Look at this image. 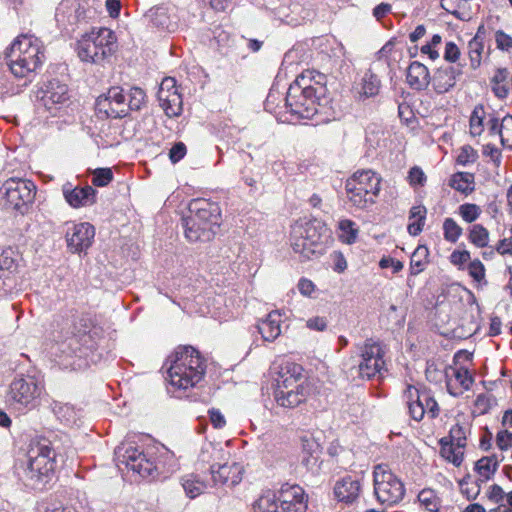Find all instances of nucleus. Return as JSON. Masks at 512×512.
<instances>
[{
    "mask_svg": "<svg viewBox=\"0 0 512 512\" xmlns=\"http://www.w3.org/2000/svg\"><path fill=\"white\" fill-rule=\"evenodd\" d=\"M339 228L341 230L340 238L347 244L355 242L358 234V229L355 228V223L351 220L345 219L339 222Z\"/></svg>",
    "mask_w": 512,
    "mask_h": 512,
    "instance_id": "nucleus-41",
    "label": "nucleus"
},
{
    "mask_svg": "<svg viewBox=\"0 0 512 512\" xmlns=\"http://www.w3.org/2000/svg\"><path fill=\"white\" fill-rule=\"evenodd\" d=\"M497 465V461L493 458L483 457L476 462L475 468L484 480H488L495 473Z\"/></svg>",
    "mask_w": 512,
    "mask_h": 512,
    "instance_id": "nucleus-39",
    "label": "nucleus"
},
{
    "mask_svg": "<svg viewBox=\"0 0 512 512\" xmlns=\"http://www.w3.org/2000/svg\"><path fill=\"white\" fill-rule=\"evenodd\" d=\"M495 41L500 50L507 51L512 48V37L501 30L496 32Z\"/></svg>",
    "mask_w": 512,
    "mask_h": 512,
    "instance_id": "nucleus-50",
    "label": "nucleus"
},
{
    "mask_svg": "<svg viewBox=\"0 0 512 512\" xmlns=\"http://www.w3.org/2000/svg\"><path fill=\"white\" fill-rule=\"evenodd\" d=\"M157 96L160 106L168 117H176L182 113V96L176 87V81L174 78L167 77L162 80Z\"/></svg>",
    "mask_w": 512,
    "mask_h": 512,
    "instance_id": "nucleus-16",
    "label": "nucleus"
},
{
    "mask_svg": "<svg viewBox=\"0 0 512 512\" xmlns=\"http://www.w3.org/2000/svg\"><path fill=\"white\" fill-rule=\"evenodd\" d=\"M299 292L304 296H311L315 290L314 283L306 278H302L298 283Z\"/></svg>",
    "mask_w": 512,
    "mask_h": 512,
    "instance_id": "nucleus-62",
    "label": "nucleus"
},
{
    "mask_svg": "<svg viewBox=\"0 0 512 512\" xmlns=\"http://www.w3.org/2000/svg\"><path fill=\"white\" fill-rule=\"evenodd\" d=\"M469 275L478 283H481L485 280V267L483 263L475 259L471 261L468 265Z\"/></svg>",
    "mask_w": 512,
    "mask_h": 512,
    "instance_id": "nucleus-47",
    "label": "nucleus"
},
{
    "mask_svg": "<svg viewBox=\"0 0 512 512\" xmlns=\"http://www.w3.org/2000/svg\"><path fill=\"white\" fill-rule=\"evenodd\" d=\"M186 154V146L182 142L176 143L169 152V158L173 163L181 160Z\"/></svg>",
    "mask_w": 512,
    "mask_h": 512,
    "instance_id": "nucleus-56",
    "label": "nucleus"
},
{
    "mask_svg": "<svg viewBox=\"0 0 512 512\" xmlns=\"http://www.w3.org/2000/svg\"><path fill=\"white\" fill-rule=\"evenodd\" d=\"M379 266L382 269L392 268L393 273H398L403 269V263L391 257H383L379 262Z\"/></svg>",
    "mask_w": 512,
    "mask_h": 512,
    "instance_id": "nucleus-55",
    "label": "nucleus"
},
{
    "mask_svg": "<svg viewBox=\"0 0 512 512\" xmlns=\"http://www.w3.org/2000/svg\"><path fill=\"white\" fill-rule=\"evenodd\" d=\"M6 57L13 75L26 78L41 66L44 54L38 38L32 35H21L13 41Z\"/></svg>",
    "mask_w": 512,
    "mask_h": 512,
    "instance_id": "nucleus-5",
    "label": "nucleus"
},
{
    "mask_svg": "<svg viewBox=\"0 0 512 512\" xmlns=\"http://www.w3.org/2000/svg\"><path fill=\"white\" fill-rule=\"evenodd\" d=\"M460 50L453 42L446 43L444 59L448 62L454 63L459 59Z\"/></svg>",
    "mask_w": 512,
    "mask_h": 512,
    "instance_id": "nucleus-53",
    "label": "nucleus"
},
{
    "mask_svg": "<svg viewBox=\"0 0 512 512\" xmlns=\"http://www.w3.org/2000/svg\"><path fill=\"white\" fill-rule=\"evenodd\" d=\"M54 411L59 416V418H62L66 422H70L74 418V411L68 405H56L54 407Z\"/></svg>",
    "mask_w": 512,
    "mask_h": 512,
    "instance_id": "nucleus-59",
    "label": "nucleus"
},
{
    "mask_svg": "<svg viewBox=\"0 0 512 512\" xmlns=\"http://www.w3.org/2000/svg\"><path fill=\"white\" fill-rule=\"evenodd\" d=\"M301 442L303 450L307 452L310 456L318 454L320 446L312 437L303 436L301 438Z\"/></svg>",
    "mask_w": 512,
    "mask_h": 512,
    "instance_id": "nucleus-52",
    "label": "nucleus"
},
{
    "mask_svg": "<svg viewBox=\"0 0 512 512\" xmlns=\"http://www.w3.org/2000/svg\"><path fill=\"white\" fill-rule=\"evenodd\" d=\"M427 210L425 206L418 205L413 206L410 210V219H415L417 221L425 222Z\"/></svg>",
    "mask_w": 512,
    "mask_h": 512,
    "instance_id": "nucleus-63",
    "label": "nucleus"
},
{
    "mask_svg": "<svg viewBox=\"0 0 512 512\" xmlns=\"http://www.w3.org/2000/svg\"><path fill=\"white\" fill-rule=\"evenodd\" d=\"M116 455L120 463L125 464L126 467L138 473L140 476H154L156 471L155 464L149 460L146 455L138 451L137 448L130 446L123 454H121V449L118 448Z\"/></svg>",
    "mask_w": 512,
    "mask_h": 512,
    "instance_id": "nucleus-18",
    "label": "nucleus"
},
{
    "mask_svg": "<svg viewBox=\"0 0 512 512\" xmlns=\"http://www.w3.org/2000/svg\"><path fill=\"white\" fill-rule=\"evenodd\" d=\"M145 98V92L139 87H133L128 92H124L120 87H112L106 95L97 99V108L107 117L123 118L131 110H140Z\"/></svg>",
    "mask_w": 512,
    "mask_h": 512,
    "instance_id": "nucleus-9",
    "label": "nucleus"
},
{
    "mask_svg": "<svg viewBox=\"0 0 512 512\" xmlns=\"http://www.w3.org/2000/svg\"><path fill=\"white\" fill-rule=\"evenodd\" d=\"M276 503L282 512H306L308 499L302 487L285 483L276 494Z\"/></svg>",
    "mask_w": 512,
    "mask_h": 512,
    "instance_id": "nucleus-15",
    "label": "nucleus"
},
{
    "mask_svg": "<svg viewBox=\"0 0 512 512\" xmlns=\"http://www.w3.org/2000/svg\"><path fill=\"white\" fill-rule=\"evenodd\" d=\"M484 51L483 38L476 34L468 43V56L470 60V66L472 69H476L480 66L482 61V54Z\"/></svg>",
    "mask_w": 512,
    "mask_h": 512,
    "instance_id": "nucleus-33",
    "label": "nucleus"
},
{
    "mask_svg": "<svg viewBox=\"0 0 512 512\" xmlns=\"http://www.w3.org/2000/svg\"><path fill=\"white\" fill-rule=\"evenodd\" d=\"M418 501L429 512H437L441 505V500L436 492L429 488L419 492Z\"/></svg>",
    "mask_w": 512,
    "mask_h": 512,
    "instance_id": "nucleus-34",
    "label": "nucleus"
},
{
    "mask_svg": "<svg viewBox=\"0 0 512 512\" xmlns=\"http://www.w3.org/2000/svg\"><path fill=\"white\" fill-rule=\"evenodd\" d=\"M211 478L214 485L234 487L238 485L244 475V467L238 462L229 463L222 461L215 469L211 470Z\"/></svg>",
    "mask_w": 512,
    "mask_h": 512,
    "instance_id": "nucleus-20",
    "label": "nucleus"
},
{
    "mask_svg": "<svg viewBox=\"0 0 512 512\" xmlns=\"http://www.w3.org/2000/svg\"><path fill=\"white\" fill-rule=\"evenodd\" d=\"M345 189L350 203L359 209H365L376 202L381 189V178L371 170L358 171L346 181Z\"/></svg>",
    "mask_w": 512,
    "mask_h": 512,
    "instance_id": "nucleus-10",
    "label": "nucleus"
},
{
    "mask_svg": "<svg viewBox=\"0 0 512 512\" xmlns=\"http://www.w3.org/2000/svg\"><path fill=\"white\" fill-rule=\"evenodd\" d=\"M447 391L452 396H459L469 390L473 384V377L466 368L449 367L445 371Z\"/></svg>",
    "mask_w": 512,
    "mask_h": 512,
    "instance_id": "nucleus-23",
    "label": "nucleus"
},
{
    "mask_svg": "<svg viewBox=\"0 0 512 512\" xmlns=\"http://www.w3.org/2000/svg\"><path fill=\"white\" fill-rule=\"evenodd\" d=\"M444 238L448 242L455 243L462 235V228L452 218H446L443 223Z\"/></svg>",
    "mask_w": 512,
    "mask_h": 512,
    "instance_id": "nucleus-40",
    "label": "nucleus"
},
{
    "mask_svg": "<svg viewBox=\"0 0 512 512\" xmlns=\"http://www.w3.org/2000/svg\"><path fill=\"white\" fill-rule=\"evenodd\" d=\"M282 314L279 311L270 312L266 319L258 324V331L265 341L272 342L281 334Z\"/></svg>",
    "mask_w": 512,
    "mask_h": 512,
    "instance_id": "nucleus-27",
    "label": "nucleus"
},
{
    "mask_svg": "<svg viewBox=\"0 0 512 512\" xmlns=\"http://www.w3.org/2000/svg\"><path fill=\"white\" fill-rule=\"evenodd\" d=\"M41 99L44 106L48 110H52L56 108L57 105H62L68 101V87L59 81H50L46 85V89L43 91Z\"/></svg>",
    "mask_w": 512,
    "mask_h": 512,
    "instance_id": "nucleus-24",
    "label": "nucleus"
},
{
    "mask_svg": "<svg viewBox=\"0 0 512 512\" xmlns=\"http://www.w3.org/2000/svg\"><path fill=\"white\" fill-rule=\"evenodd\" d=\"M469 239L479 248L486 247L489 242V232L484 226L475 224L470 229Z\"/></svg>",
    "mask_w": 512,
    "mask_h": 512,
    "instance_id": "nucleus-37",
    "label": "nucleus"
},
{
    "mask_svg": "<svg viewBox=\"0 0 512 512\" xmlns=\"http://www.w3.org/2000/svg\"><path fill=\"white\" fill-rule=\"evenodd\" d=\"M181 485L185 491V494L190 499L203 494L207 487V481L197 473H188L181 477Z\"/></svg>",
    "mask_w": 512,
    "mask_h": 512,
    "instance_id": "nucleus-29",
    "label": "nucleus"
},
{
    "mask_svg": "<svg viewBox=\"0 0 512 512\" xmlns=\"http://www.w3.org/2000/svg\"><path fill=\"white\" fill-rule=\"evenodd\" d=\"M497 446L501 450H507L512 447V433L505 431H500L496 437Z\"/></svg>",
    "mask_w": 512,
    "mask_h": 512,
    "instance_id": "nucleus-54",
    "label": "nucleus"
},
{
    "mask_svg": "<svg viewBox=\"0 0 512 512\" xmlns=\"http://www.w3.org/2000/svg\"><path fill=\"white\" fill-rule=\"evenodd\" d=\"M416 394V400L408 402L409 413L415 421H421L425 414L430 418H435L439 414V406L436 400L427 391L419 392L413 386L407 387L409 398H412L413 393Z\"/></svg>",
    "mask_w": 512,
    "mask_h": 512,
    "instance_id": "nucleus-17",
    "label": "nucleus"
},
{
    "mask_svg": "<svg viewBox=\"0 0 512 512\" xmlns=\"http://www.w3.org/2000/svg\"><path fill=\"white\" fill-rule=\"evenodd\" d=\"M440 453L443 458L453 463L455 466H460L463 461V448L456 446V444L448 442L446 438L441 439Z\"/></svg>",
    "mask_w": 512,
    "mask_h": 512,
    "instance_id": "nucleus-32",
    "label": "nucleus"
},
{
    "mask_svg": "<svg viewBox=\"0 0 512 512\" xmlns=\"http://www.w3.org/2000/svg\"><path fill=\"white\" fill-rule=\"evenodd\" d=\"M95 236L93 225L87 222L74 224L66 233L67 246L73 253H80L89 248Z\"/></svg>",
    "mask_w": 512,
    "mask_h": 512,
    "instance_id": "nucleus-19",
    "label": "nucleus"
},
{
    "mask_svg": "<svg viewBox=\"0 0 512 512\" xmlns=\"http://www.w3.org/2000/svg\"><path fill=\"white\" fill-rule=\"evenodd\" d=\"M461 65H445L436 69L431 77V83L436 93L444 94L450 91L462 76Z\"/></svg>",
    "mask_w": 512,
    "mask_h": 512,
    "instance_id": "nucleus-21",
    "label": "nucleus"
},
{
    "mask_svg": "<svg viewBox=\"0 0 512 512\" xmlns=\"http://www.w3.org/2000/svg\"><path fill=\"white\" fill-rule=\"evenodd\" d=\"M358 374L363 379H371L381 374L385 369V351L382 344L372 338L366 339L363 344L357 345Z\"/></svg>",
    "mask_w": 512,
    "mask_h": 512,
    "instance_id": "nucleus-13",
    "label": "nucleus"
},
{
    "mask_svg": "<svg viewBox=\"0 0 512 512\" xmlns=\"http://www.w3.org/2000/svg\"><path fill=\"white\" fill-rule=\"evenodd\" d=\"M470 260V253L467 250H455L450 255V262L453 265H462Z\"/></svg>",
    "mask_w": 512,
    "mask_h": 512,
    "instance_id": "nucleus-60",
    "label": "nucleus"
},
{
    "mask_svg": "<svg viewBox=\"0 0 512 512\" xmlns=\"http://www.w3.org/2000/svg\"><path fill=\"white\" fill-rule=\"evenodd\" d=\"M307 327L316 331H323L327 327V321L324 317H313L307 320Z\"/></svg>",
    "mask_w": 512,
    "mask_h": 512,
    "instance_id": "nucleus-61",
    "label": "nucleus"
},
{
    "mask_svg": "<svg viewBox=\"0 0 512 512\" xmlns=\"http://www.w3.org/2000/svg\"><path fill=\"white\" fill-rule=\"evenodd\" d=\"M276 494L268 491L264 493L255 503L254 512H278Z\"/></svg>",
    "mask_w": 512,
    "mask_h": 512,
    "instance_id": "nucleus-36",
    "label": "nucleus"
},
{
    "mask_svg": "<svg viewBox=\"0 0 512 512\" xmlns=\"http://www.w3.org/2000/svg\"><path fill=\"white\" fill-rule=\"evenodd\" d=\"M431 81L428 68L418 62H412L407 69V82L413 89L421 90L426 88Z\"/></svg>",
    "mask_w": 512,
    "mask_h": 512,
    "instance_id": "nucleus-28",
    "label": "nucleus"
},
{
    "mask_svg": "<svg viewBox=\"0 0 512 512\" xmlns=\"http://www.w3.org/2000/svg\"><path fill=\"white\" fill-rule=\"evenodd\" d=\"M229 452L226 451L220 444L208 442L202 445L198 460L204 464L209 465V472L215 469L222 461L229 459Z\"/></svg>",
    "mask_w": 512,
    "mask_h": 512,
    "instance_id": "nucleus-25",
    "label": "nucleus"
},
{
    "mask_svg": "<svg viewBox=\"0 0 512 512\" xmlns=\"http://www.w3.org/2000/svg\"><path fill=\"white\" fill-rule=\"evenodd\" d=\"M56 455L50 440L39 438L30 442L24 473L32 487L38 488L52 480L56 468Z\"/></svg>",
    "mask_w": 512,
    "mask_h": 512,
    "instance_id": "nucleus-3",
    "label": "nucleus"
},
{
    "mask_svg": "<svg viewBox=\"0 0 512 512\" xmlns=\"http://www.w3.org/2000/svg\"><path fill=\"white\" fill-rule=\"evenodd\" d=\"M466 0H441V6L447 12L460 18V10L465 8Z\"/></svg>",
    "mask_w": 512,
    "mask_h": 512,
    "instance_id": "nucleus-49",
    "label": "nucleus"
},
{
    "mask_svg": "<svg viewBox=\"0 0 512 512\" xmlns=\"http://www.w3.org/2000/svg\"><path fill=\"white\" fill-rule=\"evenodd\" d=\"M36 196V186L27 179L11 177L0 187V199L6 210L25 215Z\"/></svg>",
    "mask_w": 512,
    "mask_h": 512,
    "instance_id": "nucleus-11",
    "label": "nucleus"
},
{
    "mask_svg": "<svg viewBox=\"0 0 512 512\" xmlns=\"http://www.w3.org/2000/svg\"><path fill=\"white\" fill-rule=\"evenodd\" d=\"M66 202L73 208L93 205L96 202V190L89 186H73L66 183L62 187Z\"/></svg>",
    "mask_w": 512,
    "mask_h": 512,
    "instance_id": "nucleus-22",
    "label": "nucleus"
},
{
    "mask_svg": "<svg viewBox=\"0 0 512 512\" xmlns=\"http://www.w3.org/2000/svg\"><path fill=\"white\" fill-rule=\"evenodd\" d=\"M325 231L317 221H297L291 228V248L304 260L318 257L324 252Z\"/></svg>",
    "mask_w": 512,
    "mask_h": 512,
    "instance_id": "nucleus-8",
    "label": "nucleus"
},
{
    "mask_svg": "<svg viewBox=\"0 0 512 512\" xmlns=\"http://www.w3.org/2000/svg\"><path fill=\"white\" fill-rule=\"evenodd\" d=\"M481 208L473 203H465L459 206V215L467 223L476 221L481 215Z\"/></svg>",
    "mask_w": 512,
    "mask_h": 512,
    "instance_id": "nucleus-44",
    "label": "nucleus"
},
{
    "mask_svg": "<svg viewBox=\"0 0 512 512\" xmlns=\"http://www.w3.org/2000/svg\"><path fill=\"white\" fill-rule=\"evenodd\" d=\"M43 385L35 376L15 378L10 384L9 397L19 408L32 409L42 394Z\"/></svg>",
    "mask_w": 512,
    "mask_h": 512,
    "instance_id": "nucleus-14",
    "label": "nucleus"
},
{
    "mask_svg": "<svg viewBox=\"0 0 512 512\" xmlns=\"http://www.w3.org/2000/svg\"><path fill=\"white\" fill-rule=\"evenodd\" d=\"M77 50L82 61L102 64L116 52L117 37L109 28H93L78 41Z\"/></svg>",
    "mask_w": 512,
    "mask_h": 512,
    "instance_id": "nucleus-7",
    "label": "nucleus"
},
{
    "mask_svg": "<svg viewBox=\"0 0 512 512\" xmlns=\"http://www.w3.org/2000/svg\"><path fill=\"white\" fill-rule=\"evenodd\" d=\"M483 108L476 107L470 117V133L472 136H480L483 132Z\"/></svg>",
    "mask_w": 512,
    "mask_h": 512,
    "instance_id": "nucleus-45",
    "label": "nucleus"
},
{
    "mask_svg": "<svg viewBox=\"0 0 512 512\" xmlns=\"http://www.w3.org/2000/svg\"><path fill=\"white\" fill-rule=\"evenodd\" d=\"M500 140L503 146L512 149V116L506 115L500 123Z\"/></svg>",
    "mask_w": 512,
    "mask_h": 512,
    "instance_id": "nucleus-42",
    "label": "nucleus"
},
{
    "mask_svg": "<svg viewBox=\"0 0 512 512\" xmlns=\"http://www.w3.org/2000/svg\"><path fill=\"white\" fill-rule=\"evenodd\" d=\"M380 81L376 75L367 72L364 74L361 82L360 90L358 91L359 98L365 99L376 96L379 93Z\"/></svg>",
    "mask_w": 512,
    "mask_h": 512,
    "instance_id": "nucleus-31",
    "label": "nucleus"
},
{
    "mask_svg": "<svg viewBox=\"0 0 512 512\" xmlns=\"http://www.w3.org/2000/svg\"><path fill=\"white\" fill-rule=\"evenodd\" d=\"M92 183L98 187L107 186L113 180V172L110 168H97L92 172Z\"/></svg>",
    "mask_w": 512,
    "mask_h": 512,
    "instance_id": "nucleus-46",
    "label": "nucleus"
},
{
    "mask_svg": "<svg viewBox=\"0 0 512 512\" xmlns=\"http://www.w3.org/2000/svg\"><path fill=\"white\" fill-rule=\"evenodd\" d=\"M429 251L426 246H418L411 256L410 272L412 275H418L424 270Z\"/></svg>",
    "mask_w": 512,
    "mask_h": 512,
    "instance_id": "nucleus-35",
    "label": "nucleus"
},
{
    "mask_svg": "<svg viewBox=\"0 0 512 512\" xmlns=\"http://www.w3.org/2000/svg\"><path fill=\"white\" fill-rule=\"evenodd\" d=\"M168 361V380L178 389L194 387L204 377V363L199 353L191 346L178 347Z\"/></svg>",
    "mask_w": 512,
    "mask_h": 512,
    "instance_id": "nucleus-2",
    "label": "nucleus"
},
{
    "mask_svg": "<svg viewBox=\"0 0 512 512\" xmlns=\"http://www.w3.org/2000/svg\"><path fill=\"white\" fill-rule=\"evenodd\" d=\"M408 178L411 185H423L426 181V176L419 167H413L409 172Z\"/></svg>",
    "mask_w": 512,
    "mask_h": 512,
    "instance_id": "nucleus-57",
    "label": "nucleus"
},
{
    "mask_svg": "<svg viewBox=\"0 0 512 512\" xmlns=\"http://www.w3.org/2000/svg\"><path fill=\"white\" fill-rule=\"evenodd\" d=\"M324 76L312 71L298 76L289 86L286 95V105L290 112L303 119H310L317 113L319 89L314 87L311 82L315 80L316 84H321Z\"/></svg>",
    "mask_w": 512,
    "mask_h": 512,
    "instance_id": "nucleus-4",
    "label": "nucleus"
},
{
    "mask_svg": "<svg viewBox=\"0 0 512 512\" xmlns=\"http://www.w3.org/2000/svg\"><path fill=\"white\" fill-rule=\"evenodd\" d=\"M449 185L456 191L468 195L475 189L474 175L469 172H457L450 178Z\"/></svg>",
    "mask_w": 512,
    "mask_h": 512,
    "instance_id": "nucleus-30",
    "label": "nucleus"
},
{
    "mask_svg": "<svg viewBox=\"0 0 512 512\" xmlns=\"http://www.w3.org/2000/svg\"><path fill=\"white\" fill-rule=\"evenodd\" d=\"M334 493L339 501L352 503L359 496L360 483L351 476H346L336 483Z\"/></svg>",
    "mask_w": 512,
    "mask_h": 512,
    "instance_id": "nucleus-26",
    "label": "nucleus"
},
{
    "mask_svg": "<svg viewBox=\"0 0 512 512\" xmlns=\"http://www.w3.org/2000/svg\"><path fill=\"white\" fill-rule=\"evenodd\" d=\"M208 413H209L210 421H211L212 425L214 426V428L220 429L225 426L226 420H225L223 414L218 409H215V408L210 409L208 411Z\"/></svg>",
    "mask_w": 512,
    "mask_h": 512,
    "instance_id": "nucleus-58",
    "label": "nucleus"
},
{
    "mask_svg": "<svg viewBox=\"0 0 512 512\" xmlns=\"http://www.w3.org/2000/svg\"><path fill=\"white\" fill-rule=\"evenodd\" d=\"M146 17L149 18L150 22L156 27L163 29L169 28L170 20L165 8H152L147 12Z\"/></svg>",
    "mask_w": 512,
    "mask_h": 512,
    "instance_id": "nucleus-38",
    "label": "nucleus"
},
{
    "mask_svg": "<svg viewBox=\"0 0 512 512\" xmlns=\"http://www.w3.org/2000/svg\"><path fill=\"white\" fill-rule=\"evenodd\" d=\"M184 234L190 242H207L216 235L221 221V209L215 202L193 199L188 215L183 217Z\"/></svg>",
    "mask_w": 512,
    "mask_h": 512,
    "instance_id": "nucleus-1",
    "label": "nucleus"
},
{
    "mask_svg": "<svg viewBox=\"0 0 512 512\" xmlns=\"http://www.w3.org/2000/svg\"><path fill=\"white\" fill-rule=\"evenodd\" d=\"M374 495L385 506L399 503L405 494L402 481L385 465H377L373 472Z\"/></svg>",
    "mask_w": 512,
    "mask_h": 512,
    "instance_id": "nucleus-12",
    "label": "nucleus"
},
{
    "mask_svg": "<svg viewBox=\"0 0 512 512\" xmlns=\"http://www.w3.org/2000/svg\"><path fill=\"white\" fill-rule=\"evenodd\" d=\"M15 266L14 251L5 249L0 254V271H11Z\"/></svg>",
    "mask_w": 512,
    "mask_h": 512,
    "instance_id": "nucleus-48",
    "label": "nucleus"
},
{
    "mask_svg": "<svg viewBox=\"0 0 512 512\" xmlns=\"http://www.w3.org/2000/svg\"><path fill=\"white\" fill-rule=\"evenodd\" d=\"M496 251L502 255H512V240L509 238H504L503 240L499 241L498 245L496 246Z\"/></svg>",
    "mask_w": 512,
    "mask_h": 512,
    "instance_id": "nucleus-64",
    "label": "nucleus"
},
{
    "mask_svg": "<svg viewBox=\"0 0 512 512\" xmlns=\"http://www.w3.org/2000/svg\"><path fill=\"white\" fill-rule=\"evenodd\" d=\"M476 152L471 146H464L457 157L458 164L466 165L467 163L474 162Z\"/></svg>",
    "mask_w": 512,
    "mask_h": 512,
    "instance_id": "nucleus-51",
    "label": "nucleus"
},
{
    "mask_svg": "<svg viewBox=\"0 0 512 512\" xmlns=\"http://www.w3.org/2000/svg\"><path fill=\"white\" fill-rule=\"evenodd\" d=\"M309 392L310 385L300 365L287 363L281 368L275 390V399L280 406L296 407L306 400Z\"/></svg>",
    "mask_w": 512,
    "mask_h": 512,
    "instance_id": "nucleus-6",
    "label": "nucleus"
},
{
    "mask_svg": "<svg viewBox=\"0 0 512 512\" xmlns=\"http://www.w3.org/2000/svg\"><path fill=\"white\" fill-rule=\"evenodd\" d=\"M468 427L459 423L452 426L449 432L450 440L448 442L456 444V446L464 448L466 446V434Z\"/></svg>",
    "mask_w": 512,
    "mask_h": 512,
    "instance_id": "nucleus-43",
    "label": "nucleus"
}]
</instances>
